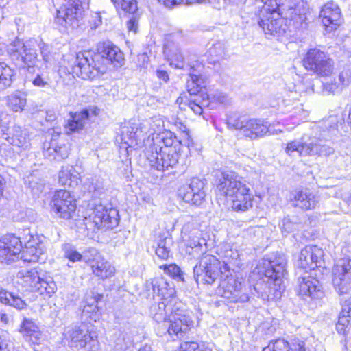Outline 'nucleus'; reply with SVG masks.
Listing matches in <instances>:
<instances>
[{"instance_id": "obj_1", "label": "nucleus", "mask_w": 351, "mask_h": 351, "mask_svg": "<svg viewBox=\"0 0 351 351\" xmlns=\"http://www.w3.org/2000/svg\"><path fill=\"white\" fill-rule=\"evenodd\" d=\"M123 53L117 46L105 43L99 53L90 51L77 54L73 72L84 80H93L105 73L108 66L120 67L124 62Z\"/></svg>"}, {"instance_id": "obj_2", "label": "nucleus", "mask_w": 351, "mask_h": 351, "mask_svg": "<svg viewBox=\"0 0 351 351\" xmlns=\"http://www.w3.org/2000/svg\"><path fill=\"white\" fill-rule=\"evenodd\" d=\"M287 258L284 255H278L273 259H263L258 267V273L262 274L267 280L258 282L254 287L257 297L263 301L278 299L285 289L283 278L287 274Z\"/></svg>"}, {"instance_id": "obj_3", "label": "nucleus", "mask_w": 351, "mask_h": 351, "mask_svg": "<svg viewBox=\"0 0 351 351\" xmlns=\"http://www.w3.org/2000/svg\"><path fill=\"white\" fill-rule=\"evenodd\" d=\"M217 191L232 202L234 210L246 211L252 206V195L250 193V189L232 173H222L217 185Z\"/></svg>"}, {"instance_id": "obj_4", "label": "nucleus", "mask_w": 351, "mask_h": 351, "mask_svg": "<svg viewBox=\"0 0 351 351\" xmlns=\"http://www.w3.org/2000/svg\"><path fill=\"white\" fill-rule=\"evenodd\" d=\"M268 10H276L292 22L295 29H304L307 26L310 5L308 0H267Z\"/></svg>"}, {"instance_id": "obj_5", "label": "nucleus", "mask_w": 351, "mask_h": 351, "mask_svg": "<svg viewBox=\"0 0 351 351\" xmlns=\"http://www.w3.org/2000/svg\"><path fill=\"white\" fill-rule=\"evenodd\" d=\"M152 287L154 293L162 295V301L154 304L151 307V315L156 322V328L163 326L168 322L167 313L171 314V308H176L177 298L174 296L176 293L173 288L169 287V283L163 278H155L152 280Z\"/></svg>"}, {"instance_id": "obj_6", "label": "nucleus", "mask_w": 351, "mask_h": 351, "mask_svg": "<svg viewBox=\"0 0 351 351\" xmlns=\"http://www.w3.org/2000/svg\"><path fill=\"white\" fill-rule=\"evenodd\" d=\"M229 129L239 130L241 134L250 140L262 138L271 134V124L265 119H247L237 114L230 115L227 119Z\"/></svg>"}, {"instance_id": "obj_7", "label": "nucleus", "mask_w": 351, "mask_h": 351, "mask_svg": "<svg viewBox=\"0 0 351 351\" xmlns=\"http://www.w3.org/2000/svg\"><path fill=\"white\" fill-rule=\"evenodd\" d=\"M64 341L70 348L82 349L88 346V351H97L99 342L97 337L89 330L85 322L71 326L65 329Z\"/></svg>"}, {"instance_id": "obj_8", "label": "nucleus", "mask_w": 351, "mask_h": 351, "mask_svg": "<svg viewBox=\"0 0 351 351\" xmlns=\"http://www.w3.org/2000/svg\"><path fill=\"white\" fill-rule=\"evenodd\" d=\"M193 324L191 317L184 314L178 306L176 308H171V314L168 316V322L155 329L159 336L168 334L173 339L181 338L190 330Z\"/></svg>"}, {"instance_id": "obj_9", "label": "nucleus", "mask_w": 351, "mask_h": 351, "mask_svg": "<svg viewBox=\"0 0 351 351\" xmlns=\"http://www.w3.org/2000/svg\"><path fill=\"white\" fill-rule=\"evenodd\" d=\"M194 278L197 284L212 285L220 276L223 277L221 262L210 254H204L193 268Z\"/></svg>"}, {"instance_id": "obj_10", "label": "nucleus", "mask_w": 351, "mask_h": 351, "mask_svg": "<svg viewBox=\"0 0 351 351\" xmlns=\"http://www.w3.org/2000/svg\"><path fill=\"white\" fill-rule=\"evenodd\" d=\"M302 62L306 70L319 76H328L334 69V62L329 55L317 48L309 49Z\"/></svg>"}, {"instance_id": "obj_11", "label": "nucleus", "mask_w": 351, "mask_h": 351, "mask_svg": "<svg viewBox=\"0 0 351 351\" xmlns=\"http://www.w3.org/2000/svg\"><path fill=\"white\" fill-rule=\"evenodd\" d=\"M145 154L149 165L160 171L175 167L180 158V152L171 148H165L164 151L158 152L156 144L146 147Z\"/></svg>"}, {"instance_id": "obj_12", "label": "nucleus", "mask_w": 351, "mask_h": 351, "mask_svg": "<svg viewBox=\"0 0 351 351\" xmlns=\"http://www.w3.org/2000/svg\"><path fill=\"white\" fill-rule=\"evenodd\" d=\"M263 17L258 20V25L265 34L280 37L285 35L288 29L286 19L276 10H266L261 12Z\"/></svg>"}, {"instance_id": "obj_13", "label": "nucleus", "mask_w": 351, "mask_h": 351, "mask_svg": "<svg viewBox=\"0 0 351 351\" xmlns=\"http://www.w3.org/2000/svg\"><path fill=\"white\" fill-rule=\"evenodd\" d=\"M90 218L97 229H112L119 223L118 210L112 206L108 207L101 203L95 204Z\"/></svg>"}, {"instance_id": "obj_14", "label": "nucleus", "mask_w": 351, "mask_h": 351, "mask_svg": "<svg viewBox=\"0 0 351 351\" xmlns=\"http://www.w3.org/2000/svg\"><path fill=\"white\" fill-rule=\"evenodd\" d=\"M85 262L91 267L93 274L101 280L112 277L115 268L95 248L85 250Z\"/></svg>"}, {"instance_id": "obj_15", "label": "nucleus", "mask_w": 351, "mask_h": 351, "mask_svg": "<svg viewBox=\"0 0 351 351\" xmlns=\"http://www.w3.org/2000/svg\"><path fill=\"white\" fill-rule=\"evenodd\" d=\"M205 180L193 178L189 184H184L179 189V196L186 203L199 206L205 200Z\"/></svg>"}, {"instance_id": "obj_16", "label": "nucleus", "mask_w": 351, "mask_h": 351, "mask_svg": "<svg viewBox=\"0 0 351 351\" xmlns=\"http://www.w3.org/2000/svg\"><path fill=\"white\" fill-rule=\"evenodd\" d=\"M242 285L231 274H223L218 287V293L231 302H245L249 300L246 293H241Z\"/></svg>"}, {"instance_id": "obj_17", "label": "nucleus", "mask_w": 351, "mask_h": 351, "mask_svg": "<svg viewBox=\"0 0 351 351\" xmlns=\"http://www.w3.org/2000/svg\"><path fill=\"white\" fill-rule=\"evenodd\" d=\"M82 13V7L80 0H68L66 4L57 10L55 22L64 28L77 25Z\"/></svg>"}, {"instance_id": "obj_18", "label": "nucleus", "mask_w": 351, "mask_h": 351, "mask_svg": "<svg viewBox=\"0 0 351 351\" xmlns=\"http://www.w3.org/2000/svg\"><path fill=\"white\" fill-rule=\"evenodd\" d=\"M332 283L340 293H347L351 290V259L340 260L333 268Z\"/></svg>"}, {"instance_id": "obj_19", "label": "nucleus", "mask_w": 351, "mask_h": 351, "mask_svg": "<svg viewBox=\"0 0 351 351\" xmlns=\"http://www.w3.org/2000/svg\"><path fill=\"white\" fill-rule=\"evenodd\" d=\"M51 206L60 217L64 219H71L76 210L75 200L66 190H59L56 192L51 200Z\"/></svg>"}, {"instance_id": "obj_20", "label": "nucleus", "mask_w": 351, "mask_h": 351, "mask_svg": "<svg viewBox=\"0 0 351 351\" xmlns=\"http://www.w3.org/2000/svg\"><path fill=\"white\" fill-rule=\"evenodd\" d=\"M11 56L12 58H16V60L21 58V61L27 66L29 72L35 71L36 62L37 61V53L35 48V42L29 40L21 43L19 41L14 43L12 48Z\"/></svg>"}, {"instance_id": "obj_21", "label": "nucleus", "mask_w": 351, "mask_h": 351, "mask_svg": "<svg viewBox=\"0 0 351 351\" xmlns=\"http://www.w3.org/2000/svg\"><path fill=\"white\" fill-rule=\"evenodd\" d=\"M22 245L19 237L14 234L5 235L0 239V262L10 264L19 259Z\"/></svg>"}, {"instance_id": "obj_22", "label": "nucleus", "mask_w": 351, "mask_h": 351, "mask_svg": "<svg viewBox=\"0 0 351 351\" xmlns=\"http://www.w3.org/2000/svg\"><path fill=\"white\" fill-rule=\"evenodd\" d=\"M323 257L324 251L321 247L307 245L301 250L296 265L306 270H313L322 266Z\"/></svg>"}, {"instance_id": "obj_23", "label": "nucleus", "mask_w": 351, "mask_h": 351, "mask_svg": "<svg viewBox=\"0 0 351 351\" xmlns=\"http://www.w3.org/2000/svg\"><path fill=\"white\" fill-rule=\"evenodd\" d=\"M290 202L295 208L308 210L318 206L319 197L308 189L295 190L290 195Z\"/></svg>"}, {"instance_id": "obj_24", "label": "nucleus", "mask_w": 351, "mask_h": 351, "mask_svg": "<svg viewBox=\"0 0 351 351\" xmlns=\"http://www.w3.org/2000/svg\"><path fill=\"white\" fill-rule=\"evenodd\" d=\"M319 17L328 32H331L339 27L342 18L339 6L333 2L326 3L322 8Z\"/></svg>"}, {"instance_id": "obj_25", "label": "nucleus", "mask_w": 351, "mask_h": 351, "mask_svg": "<svg viewBox=\"0 0 351 351\" xmlns=\"http://www.w3.org/2000/svg\"><path fill=\"white\" fill-rule=\"evenodd\" d=\"M191 80L187 82V90L191 101L206 108L209 106V98L206 93L202 90L203 80L201 76L190 73Z\"/></svg>"}, {"instance_id": "obj_26", "label": "nucleus", "mask_w": 351, "mask_h": 351, "mask_svg": "<svg viewBox=\"0 0 351 351\" xmlns=\"http://www.w3.org/2000/svg\"><path fill=\"white\" fill-rule=\"evenodd\" d=\"M298 293L302 297L308 296L312 298H319L323 293L319 281L308 275L307 271L303 276L298 279Z\"/></svg>"}, {"instance_id": "obj_27", "label": "nucleus", "mask_w": 351, "mask_h": 351, "mask_svg": "<svg viewBox=\"0 0 351 351\" xmlns=\"http://www.w3.org/2000/svg\"><path fill=\"white\" fill-rule=\"evenodd\" d=\"M70 119L66 124V128L71 132H81L86 131L90 125V121L93 115H90L88 109L80 112H71Z\"/></svg>"}, {"instance_id": "obj_28", "label": "nucleus", "mask_w": 351, "mask_h": 351, "mask_svg": "<svg viewBox=\"0 0 351 351\" xmlns=\"http://www.w3.org/2000/svg\"><path fill=\"white\" fill-rule=\"evenodd\" d=\"M304 149H302V155L304 156L328 157L335 152L332 147L322 143L318 138H309L308 141H304Z\"/></svg>"}, {"instance_id": "obj_29", "label": "nucleus", "mask_w": 351, "mask_h": 351, "mask_svg": "<svg viewBox=\"0 0 351 351\" xmlns=\"http://www.w3.org/2000/svg\"><path fill=\"white\" fill-rule=\"evenodd\" d=\"M181 142L178 141L176 136L171 132L157 134L155 137H152V139L149 136L147 139L148 147L156 144L158 152L164 151L165 148H171L172 149H176V151L180 152Z\"/></svg>"}, {"instance_id": "obj_30", "label": "nucleus", "mask_w": 351, "mask_h": 351, "mask_svg": "<svg viewBox=\"0 0 351 351\" xmlns=\"http://www.w3.org/2000/svg\"><path fill=\"white\" fill-rule=\"evenodd\" d=\"M44 272L40 267H36L30 269H23L19 271L16 277L21 280V284L34 291Z\"/></svg>"}, {"instance_id": "obj_31", "label": "nucleus", "mask_w": 351, "mask_h": 351, "mask_svg": "<svg viewBox=\"0 0 351 351\" xmlns=\"http://www.w3.org/2000/svg\"><path fill=\"white\" fill-rule=\"evenodd\" d=\"M290 347L289 343L285 339H278L274 342H270L265 347L263 351H289ZM292 351H316L315 348L306 346L304 341H295L291 347Z\"/></svg>"}, {"instance_id": "obj_32", "label": "nucleus", "mask_w": 351, "mask_h": 351, "mask_svg": "<svg viewBox=\"0 0 351 351\" xmlns=\"http://www.w3.org/2000/svg\"><path fill=\"white\" fill-rule=\"evenodd\" d=\"M79 173L73 166L66 165L62 167L59 172V183L64 186H73L77 185Z\"/></svg>"}, {"instance_id": "obj_33", "label": "nucleus", "mask_w": 351, "mask_h": 351, "mask_svg": "<svg viewBox=\"0 0 351 351\" xmlns=\"http://www.w3.org/2000/svg\"><path fill=\"white\" fill-rule=\"evenodd\" d=\"M57 290V286L53 278L45 272L41 276L34 291L38 292L40 295H46L51 297Z\"/></svg>"}, {"instance_id": "obj_34", "label": "nucleus", "mask_w": 351, "mask_h": 351, "mask_svg": "<svg viewBox=\"0 0 351 351\" xmlns=\"http://www.w3.org/2000/svg\"><path fill=\"white\" fill-rule=\"evenodd\" d=\"M103 298L102 294H99L95 292H91L90 295H88L86 298V305L84 306L83 309V313H92L90 316L91 319L95 321L99 318V308L97 306L98 302L100 301Z\"/></svg>"}, {"instance_id": "obj_35", "label": "nucleus", "mask_w": 351, "mask_h": 351, "mask_svg": "<svg viewBox=\"0 0 351 351\" xmlns=\"http://www.w3.org/2000/svg\"><path fill=\"white\" fill-rule=\"evenodd\" d=\"M0 301L14 308L21 310L25 308L27 303L20 296L14 293L8 292L0 287Z\"/></svg>"}, {"instance_id": "obj_36", "label": "nucleus", "mask_w": 351, "mask_h": 351, "mask_svg": "<svg viewBox=\"0 0 351 351\" xmlns=\"http://www.w3.org/2000/svg\"><path fill=\"white\" fill-rule=\"evenodd\" d=\"M19 332L23 336L29 337L32 341H37L40 338V332L38 326L32 319L24 317Z\"/></svg>"}, {"instance_id": "obj_37", "label": "nucleus", "mask_w": 351, "mask_h": 351, "mask_svg": "<svg viewBox=\"0 0 351 351\" xmlns=\"http://www.w3.org/2000/svg\"><path fill=\"white\" fill-rule=\"evenodd\" d=\"M14 76V70L5 62H0V91L12 85Z\"/></svg>"}, {"instance_id": "obj_38", "label": "nucleus", "mask_w": 351, "mask_h": 351, "mask_svg": "<svg viewBox=\"0 0 351 351\" xmlns=\"http://www.w3.org/2000/svg\"><path fill=\"white\" fill-rule=\"evenodd\" d=\"M26 103V95L24 93L17 91L7 97L8 106L15 112H22Z\"/></svg>"}, {"instance_id": "obj_39", "label": "nucleus", "mask_w": 351, "mask_h": 351, "mask_svg": "<svg viewBox=\"0 0 351 351\" xmlns=\"http://www.w3.org/2000/svg\"><path fill=\"white\" fill-rule=\"evenodd\" d=\"M279 226L282 233L287 234L299 230L302 226V221L295 216H293L291 218L287 216L282 219Z\"/></svg>"}, {"instance_id": "obj_40", "label": "nucleus", "mask_w": 351, "mask_h": 351, "mask_svg": "<svg viewBox=\"0 0 351 351\" xmlns=\"http://www.w3.org/2000/svg\"><path fill=\"white\" fill-rule=\"evenodd\" d=\"M173 241L170 237L160 236L158 246L156 250V255L161 259H167L171 253Z\"/></svg>"}, {"instance_id": "obj_41", "label": "nucleus", "mask_w": 351, "mask_h": 351, "mask_svg": "<svg viewBox=\"0 0 351 351\" xmlns=\"http://www.w3.org/2000/svg\"><path fill=\"white\" fill-rule=\"evenodd\" d=\"M88 180L91 184L89 191H93L95 195L100 196L106 193V186L102 178L94 176Z\"/></svg>"}, {"instance_id": "obj_42", "label": "nucleus", "mask_w": 351, "mask_h": 351, "mask_svg": "<svg viewBox=\"0 0 351 351\" xmlns=\"http://www.w3.org/2000/svg\"><path fill=\"white\" fill-rule=\"evenodd\" d=\"M64 256L72 262L80 261L82 260L85 261V251L83 254L78 252L75 247L66 243L62 247Z\"/></svg>"}, {"instance_id": "obj_43", "label": "nucleus", "mask_w": 351, "mask_h": 351, "mask_svg": "<svg viewBox=\"0 0 351 351\" xmlns=\"http://www.w3.org/2000/svg\"><path fill=\"white\" fill-rule=\"evenodd\" d=\"M342 309L338 320V328L339 326H347L349 323L348 317L351 313V300H345L342 302Z\"/></svg>"}, {"instance_id": "obj_44", "label": "nucleus", "mask_w": 351, "mask_h": 351, "mask_svg": "<svg viewBox=\"0 0 351 351\" xmlns=\"http://www.w3.org/2000/svg\"><path fill=\"white\" fill-rule=\"evenodd\" d=\"M160 269H162L165 273L167 274L173 278L182 282L184 281V273L181 271V269L176 264L170 265H162L160 266Z\"/></svg>"}, {"instance_id": "obj_45", "label": "nucleus", "mask_w": 351, "mask_h": 351, "mask_svg": "<svg viewBox=\"0 0 351 351\" xmlns=\"http://www.w3.org/2000/svg\"><path fill=\"white\" fill-rule=\"evenodd\" d=\"M114 343V348L116 351H125L129 347L130 341L126 337L125 333L119 332L116 334Z\"/></svg>"}, {"instance_id": "obj_46", "label": "nucleus", "mask_w": 351, "mask_h": 351, "mask_svg": "<svg viewBox=\"0 0 351 351\" xmlns=\"http://www.w3.org/2000/svg\"><path fill=\"white\" fill-rule=\"evenodd\" d=\"M304 141H293L287 144L285 152L291 156H294L295 154L300 156H304V155H302V152H303L302 149H304Z\"/></svg>"}, {"instance_id": "obj_47", "label": "nucleus", "mask_w": 351, "mask_h": 351, "mask_svg": "<svg viewBox=\"0 0 351 351\" xmlns=\"http://www.w3.org/2000/svg\"><path fill=\"white\" fill-rule=\"evenodd\" d=\"M226 46L223 42L217 41L209 49V54L212 57H216V61L222 58L225 55ZM215 62V60H214Z\"/></svg>"}, {"instance_id": "obj_48", "label": "nucleus", "mask_w": 351, "mask_h": 351, "mask_svg": "<svg viewBox=\"0 0 351 351\" xmlns=\"http://www.w3.org/2000/svg\"><path fill=\"white\" fill-rule=\"evenodd\" d=\"M169 60L170 64L177 69H183L184 66V58L179 49H176L171 53Z\"/></svg>"}, {"instance_id": "obj_49", "label": "nucleus", "mask_w": 351, "mask_h": 351, "mask_svg": "<svg viewBox=\"0 0 351 351\" xmlns=\"http://www.w3.org/2000/svg\"><path fill=\"white\" fill-rule=\"evenodd\" d=\"M114 3L121 5L123 10L128 13H134L137 10V4L135 0H112Z\"/></svg>"}, {"instance_id": "obj_50", "label": "nucleus", "mask_w": 351, "mask_h": 351, "mask_svg": "<svg viewBox=\"0 0 351 351\" xmlns=\"http://www.w3.org/2000/svg\"><path fill=\"white\" fill-rule=\"evenodd\" d=\"M10 117L5 110L3 106L0 105V130L3 135H6L3 137L5 139L8 140L9 137L7 136V134L5 133L8 129V125L10 122Z\"/></svg>"}, {"instance_id": "obj_51", "label": "nucleus", "mask_w": 351, "mask_h": 351, "mask_svg": "<svg viewBox=\"0 0 351 351\" xmlns=\"http://www.w3.org/2000/svg\"><path fill=\"white\" fill-rule=\"evenodd\" d=\"M31 82L34 86L45 88L49 85V77L43 73H37Z\"/></svg>"}, {"instance_id": "obj_52", "label": "nucleus", "mask_w": 351, "mask_h": 351, "mask_svg": "<svg viewBox=\"0 0 351 351\" xmlns=\"http://www.w3.org/2000/svg\"><path fill=\"white\" fill-rule=\"evenodd\" d=\"M45 186V182L43 180L36 178L34 176H32L31 180H29V187L36 195H38L43 191Z\"/></svg>"}, {"instance_id": "obj_53", "label": "nucleus", "mask_w": 351, "mask_h": 351, "mask_svg": "<svg viewBox=\"0 0 351 351\" xmlns=\"http://www.w3.org/2000/svg\"><path fill=\"white\" fill-rule=\"evenodd\" d=\"M324 89L331 93H339L343 90L341 85L338 82L337 77H335L330 82H326L324 85Z\"/></svg>"}, {"instance_id": "obj_54", "label": "nucleus", "mask_w": 351, "mask_h": 351, "mask_svg": "<svg viewBox=\"0 0 351 351\" xmlns=\"http://www.w3.org/2000/svg\"><path fill=\"white\" fill-rule=\"evenodd\" d=\"M36 250V249L32 247L27 248V250L23 251L21 258L23 259L24 262H37L38 261L39 256L36 252H34V251Z\"/></svg>"}, {"instance_id": "obj_55", "label": "nucleus", "mask_w": 351, "mask_h": 351, "mask_svg": "<svg viewBox=\"0 0 351 351\" xmlns=\"http://www.w3.org/2000/svg\"><path fill=\"white\" fill-rule=\"evenodd\" d=\"M180 351H211L209 348H200L195 341H185L181 343Z\"/></svg>"}, {"instance_id": "obj_56", "label": "nucleus", "mask_w": 351, "mask_h": 351, "mask_svg": "<svg viewBox=\"0 0 351 351\" xmlns=\"http://www.w3.org/2000/svg\"><path fill=\"white\" fill-rule=\"evenodd\" d=\"M241 254L237 250H229L226 252V256L229 258V262L239 267L241 265Z\"/></svg>"}, {"instance_id": "obj_57", "label": "nucleus", "mask_w": 351, "mask_h": 351, "mask_svg": "<svg viewBox=\"0 0 351 351\" xmlns=\"http://www.w3.org/2000/svg\"><path fill=\"white\" fill-rule=\"evenodd\" d=\"M40 54L45 64H47L51 61L52 56L50 53L49 46L45 43H43L40 46ZM47 67V65L45 66Z\"/></svg>"}, {"instance_id": "obj_58", "label": "nucleus", "mask_w": 351, "mask_h": 351, "mask_svg": "<svg viewBox=\"0 0 351 351\" xmlns=\"http://www.w3.org/2000/svg\"><path fill=\"white\" fill-rule=\"evenodd\" d=\"M337 79L343 89L348 86L351 82V77L348 71H342L337 77Z\"/></svg>"}, {"instance_id": "obj_59", "label": "nucleus", "mask_w": 351, "mask_h": 351, "mask_svg": "<svg viewBox=\"0 0 351 351\" xmlns=\"http://www.w3.org/2000/svg\"><path fill=\"white\" fill-rule=\"evenodd\" d=\"M56 149L57 150V152H56V155L53 157V160H60L68 157L69 152L67 150V147L65 145L58 146L56 144Z\"/></svg>"}, {"instance_id": "obj_60", "label": "nucleus", "mask_w": 351, "mask_h": 351, "mask_svg": "<svg viewBox=\"0 0 351 351\" xmlns=\"http://www.w3.org/2000/svg\"><path fill=\"white\" fill-rule=\"evenodd\" d=\"M27 142L28 140L26 136V134L25 133L24 135L20 136L14 134L12 138V143L19 147H24L26 146Z\"/></svg>"}, {"instance_id": "obj_61", "label": "nucleus", "mask_w": 351, "mask_h": 351, "mask_svg": "<svg viewBox=\"0 0 351 351\" xmlns=\"http://www.w3.org/2000/svg\"><path fill=\"white\" fill-rule=\"evenodd\" d=\"M56 152H57V150L56 149V142L54 141L51 142L47 149L44 148V156L50 160H53Z\"/></svg>"}, {"instance_id": "obj_62", "label": "nucleus", "mask_w": 351, "mask_h": 351, "mask_svg": "<svg viewBox=\"0 0 351 351\" xmlns=\"http://www.w3.org/2000/svg\"><path fill=\"white\" fill-rule=\"evenodd\" d=\"M188 246L193 248H199L201 249L203 245H206V241L204 239H199V238H194L192 239H190L188 241Z\"/></svg>"}, {"instance_id": "obj_63", "label": "nucleus", "mask_w": 351, "mask_h": 351, "mask_svg": "<svg viewBox=\"0 0 351 351\" xmlns=\"http://www.w3.org/2000/svg\"><path fill=\"white\" fill-rule=\"evenodd\" d=\"M178 141H182L180 143V145H183L186 146L189 150H190L191 147L193 146V140H192L191 137L190 136L188 132H184L182 134V139L178 140Z\"/></svg>"}, {"instance_id": "obj_64", "label": "nucleus", "mask_w": 351, "mask_h": 351, "mask_svg": "<svg viewBox=\"0 0 351 351\" xmlns=\"http://www.w3.org/2000/svg\"><path fill=\"white\" fill-rule=\"evenodd\" d=\"M127 28L128 31L133 32L134 33H136L138 30V20L136 17H132L127 22Z\"/></svg>"}]
</instances>
